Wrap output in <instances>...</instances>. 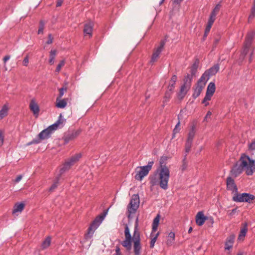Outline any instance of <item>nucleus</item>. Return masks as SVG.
Here are the masks:
<instances>
[{"mask_svg":"<svg viewBox=\"0 0 255 255\" xmlns=\"http://www.w3.org/2000/svg\"><path fill=\"white\" fill-rule=\"evenodd\" d=\"M107 214V211L105 212L103 215H100L97 217L93 221L90 226L88 229V232L86 234L85 237L87 239H90L93 236V235L96 229L101 224L105 217Z\"/></svg>","mask_w":255,"mask_h":255,"instance_id":"obj_7","label":"nucleus"},{"mask_svg":"<svg viewBox=\"0 0 255 255\" xmlns=\"http://www.w3.org/2000/svg\"><path fill=\"white\" fill-rule=\"evenodd\" d=\"M235 239V236L234 235H231L227 238L225 245V249L226 250H230L233 248Z\"/></svg>","mask_w":255,"mask_h":255,"instance_id":"obj_16","label":"nucleus"},{"mask_svg":"<svg viewBox=\"0 0 255 255\" xmlns=\"http://www.w3.org/2000/svg\"><path fill=\"white\" fill-rule=\"evenodd\" d=\"M160 54V53H158V52L154 50L152 55L150 62L153 63L156 62L157 59L159 58Z\"/></svg>","mask_w":255,"mask_h":255,"instance_id":"obj_39","label":"nucleus"},{"mask_svg":"<svg viewBox=\"0 0 255 255\" xmlns=\"http://www.w3.org/2000/svg\"><path fill=\"white\" fill-rule=\"evenodd\" d=\"M243 171H244V170L241 166V164L240 163V165L236 164L234 165L232 169L231 172L232 175L236 177L240 174Z\"/></svg>","mask_w":255,"mask_h":255,"instance_id":"obj_18","label":"nucleus"},{"mask_svg":"<svg viewBox=\"0 0 255 255\" xmlns=\"http://www.w3.org/2000/svg\"><path fill=\"white\" fill-rule=\"evenodd\" d=\"M159 233H157L156 235L155 236V237H154L151 240V242H150V247L151 248H153L154 246V244H155V243L156 242V240H157V238L158 237V236H159Z\"/></svg>","mask_w":255,"mask_h":255,"instance_id":"obj_48","label":"nucleus"},{"mask_svg":"<svg viewBox=\"0 0 255 255\" xmlns=\"http://www.w3.org/2000/svg\"><path fill=\"white\" fill-rule=\"evenodd\" d=\"M81 129H79L76 130L71 131L66 133L63 138L65 143L72 140L78 137L81 133Z\"/></svg>","mask_w":255,"mask_h":255,"instance_id":"obj_12","label":"nucleus"},{"mask_svg":"<svg viewBox=\"0 0 255 255\" xmlns=\"http://www.w3.org/2000/svg\"><path fill=\"white\" fill-rule=\"evenodd\" d=\"M255 17V1H254V5L252 7L251 13L249 16V19L252 20Z\"/></svg>","mask_w":255,"mask_h":255,"instance_id":"obj_42","label":"nucleus"},{"mask_svg":"<svg viewBox=\"0 0 255 255\" xmlns=\"http://www.w3.org/2000/svg\"><path fill=\"white\" fill-rule=\"evenodd\" d=\"M212 113L210 111H208L204 118V121L208 122V119L211 118Z\"/></svg>","mask_w":255,"mask_h":255,"instance_id":"obj_56","label":"nucleus"},{"mask_svg":"<svg viewBox=\"0 0 255 255\" xmlns=\"http://www.w3.org/2000/svg\"><path fill=\"white\" fill-rule=\"evenodd\" d=\"M81 157V153H77L66 160L60 169V175L69 170Z\"/></svg>","mask_w":255,"mask_h":255,"instance_id":"obj_8","label":"nucleus"},{"mask_svg":"<svg viewBox=\"0 0 255 255\" xmlns=\"http://www.w3.org/2000/svg\"><path fill=\"white\" fill-rule=\"evenodd\" d=\"M51 242V238L50 237H47L42 242L41 247L42 250L47 249L50 245Z\"/></svg>","mask_w":255,"mask_h":255,"instance_id":"obj_30","label":"nucleus"},{"mask_svg":"<svg viewBox=\"0 0 255 255\" xmlns=\"http://www.w3.org/2000/svg\"><path fill=\"white\" fill-rule=\"evenodd\" d=\"M205 86L203 84L200 85L197 84L196 88L194 89V93L193 94V97L194 99L198 97L201 94L202 91L204 89Z\"/></svg>","mask_w":255,"mask_h":255,"instance_id":"obj_20","label":"nucleus"},{"mask_svg":"<svg viewBox=\"0 0 255 255\" xmlns=\"http://www.w3.org/2000/svg\"><path fill=\"white\" fill-rule=\"evenodd\" d=\"M63 0H57L56 3V6L58 7L61 5Z\"/></svg>","mask_w":255,"mask_h":255,"instance_id":"obj_62","label":"nucleus"},{"mask_svg":"<svg viewBox=\"0 0 255 255\" xmlns=\"http://www.w3.org/2000/svg\"><path fill=\"white\" fill-rule=\"evenodd\" d=\"M22 176L21 175L17 176V177L15 179V182L16 183L19 182L21 180V179H22Z\"/></svg>","mask_w":255,"mask_h":255,"instance_id":"obj_60","label":"nucleus"},{"mask_svg":"<svg viewBox=\"0 0 255 255\" xmlns=\"http://www.w3.org/2000/svg\"><path fill=\"white\" fill-rule=\"evenodd\" d=\"M193 77V76L187 74L183 80V84L182 85L191 88Z\"/></svg>","mask_w":255,"mask_h":255,"instance_id":"obj_25","label":"nucleus"},{"mask_svg":"<svg viewBox=\"0 0 255 255\" xmlns=\"http://www.w3.org/2000/svg\"><path fill=\"white\" fill-rule=\"evenodd\" d=\"M125 239L122 242L121 244L127 250L129 251L131 249V242L132 241V237L131 238L130 233V230L127 224L125 225Z\"/></svg>","mask_w":255,"mask_h":255,"instance_id":"obj_10","label":"nucleus"},{"mask_svg":"<svg viewBox=\"0 0 255 255\" xmlns=\"http://www.w3.org/2000/svg\"><path fill=\"white\" fill-rule=\"evenodd\" d=\"M59 177H57L55 178L53 183L52 184V185L51 186V187L49 189V191L50 192L53 191L57 187L58 184V182H59Z\"/></svg>","mask_w":255,"mask_h":255,"instance_id":"obj_38","label":"nucleus"},{"mask_svg":"<svg viewBox=\"0 0 255 255\" xmlns=\"http://www.w3.org/2000/svg\"><path fill=\"white\" fill-rule=\"evenodd\" d=\"M165 43L166 40L164 39L161 40L159 45L157 48H156L154 50L158 52V53H161L164 48Z\"/></svg>","mask_w":255,"mask_h":255,"instance_id":"obj_37","label":"nucleus"},{"mask_svg":"<svg viewBox=\"0 0 255 255\" xmlns=\"http://www.w3.org/2000/svg\"><path fill=\"white\" fill-rule=\"evenodd\" d=\"M25 204L23 202L16 203L13 206L12 214L14 215L17 216L19 214L21 213L23 210Z\"/></svg>","mask_w":255,"mask_h":255,"instance_id":"obj_14","label":"nucleus"},{"mask_svg":"<svg viewBox=\"0 0 255 255\" xmlns=\"http://www.w3.org/2000/svg\"><path fill=\"white\" fill-rule=\"evenodd\" d=\"M243 225L244 227L241 229L238 237L239 240H243L248 231V224L245 223Z\"/></svg>","mask_w":255,"mask_h":255,"instance_id":"obj_22","label":"nucleus"},{"mask_svg":"<svg viewBox=\"0 0 255 255\" xmlns=\"http://www.w3.org/2000/svg\"><path fill=\"white\" fill-rule=\"evenodd\" d=\"M255 33L253 31L249 32L246 38L245 43H247V45H251L252 40L254 37Z\"/></svg>","mask_w":255,"mask_h":255,"instance_id":"obj_33","label":"nucleus"},{"mask_svg":"<svg viewBox=\"0 0 255 255\" xmlns=\"http://www.w3.org/2000/svg\"><path fill=\"white\" fill-rule=\"evenodd\" d=\"M56 54V50H51L50 52L49 63L52 65L54 62L55 57Z\"/></svg>","mask_w":255,"mask_h":255,"instance_id":"obj_35","label":"nucleus"},{"mask_svg":"<svg viewBox=\"0 0 255 255\" xmlns=\"http://www.w3.org/2000/svg\"><path fill=\"white\" fill-rule=\"evenodd\" d=\"M64 120L62 119L60 115L58 120L54 124L50 126L47 128L43 130L38 134V137L40 140H43L49 138L53 131L57 129L60 125L63 126Z\"/></svg>","mask_w":255,"mask_h":255,"instance_id":"obj_3","label":"nucleus"},{"mask_svg":"<svg viewBox=\"0 0 255 255\" xmlns=\"http://www.w3.org/2000/svg\"><path fill=\"white\" fill-rule=\"evenodd\" d=\"M217 14H218L217 13H216V12H215L213 10L211 13L210 16L214 17H216V16L217 15Z\"/></svg>","mask_w":255,"mask_h":255,"instance_id":"obj_64","label":"nucleus"},{"mask_svg":"<svg viewBox=\"0 0 255 255\" xmlns=\"http://www.w3.org/2000/svg\"><path fill=\"white\" fill-rule=\"evenodd\" d=\"M168 239H167V240L166 241V244L167 246H170L172 245L174 242L175 234L172 232L169 233L168 234Z\"/></svg>","mask_w":255,"mask_h":255,"instance_id":"obj_32","label":"nucleus"},{"mask_svg":"<svg viewBox=\"0 0 255 255\" xmlns=\"http://www.w3.org/2000/svg\"><path fill=\"white\" fill-rule=\"evenodd\" d=\"M28 62H29V60H28V56H26L23 59V65L25 66H27V65H28Z\"/></svg>","mask_w":255,"mask_h":255,"instance_id":"obj_58","label":"nucleus"},{"mask_svg":"<svg viewBox=\"0 0 255 255\" xmlns=\"http://www.w3.org/2000/svg\"><path fill=\"white\" fill-rule=\"evenodd\" d=\"M64 64L65 61L64 60H61L58 64V65L57 66V67L56 68V72H59L60 71L61 67H62L64 65Z\"/></svg>","mask_w":255,"mask_h":255,"instance_id":"obj_49","label":"nucleus"},{"mask_svg":"<svg viewBox=\"0 0 255 255\" xmlns=\"http://www.w3.org/2000/svg\"><path fill=\"white\" fill-rule=\"evenodd\" d=\"M39 142V140L33 139L32 141L28 143L27 145H30V144H32V143H38Z\"/></svg>","mask_w":255,"mask_h":255,"instance_id":"obj_63","label":"nucleus"},{"mask_svg":"<svg viewBox=\"0 0 255 255\" xmlns=\"http://www.w3.org/2000/svg\"><path fill=\"white\" fill-rule=\"evenodd\" d=\"M216 90L215 84L214 82H210L208 85L205 97L204 98V102L211 100Z\"/></svg>","mask_w":255,"mask_h":255,"instance_id":"obj_11","label":"nucleus"},{"mask_svg":"<svg viewBox=\"0 0 255 255\" xmlns=\"http://www.w3.org/2000/svg\"><path fill=\"white\" fill-rule=\"evenodd\" d=\"M250 46V45H247V43H245L244 49L242 52V54L244 56L246 55L248 53Z\"/></svg>","mask_w":255,"mask_h":255,"instance_id":"obj_44","label":"nucleus"},{"mask_svg":"<svg viewBox=\"0 0 255 255\" xmlns=\"http://www.w3.org/2000/svg\"><path fill=\"white\" fill-rule=\"evenodd\" d=\"M219 70V66L218 65H215L214 66L210 68L209 70L206 71L210 77L211 76L215 75Z\"/></svg>","mask_w":255,"mask_h":255,"instance_id":"obj_29","label":"nucleus"},{"mask_svg":"<svg viewBox=\"0 0 255 255\" xmlns=\"http://www.w3.org/2000/svg\"><path fill=\"white\" fill-rule=\"evenodd\" d=\"M238 212L237 208L233 209L229 212V216L231 217H233Z\"/></svg>","mask_w":255,"mask_h":255,"instance_id":"obj_51","label":"nucleus"},{"mask_svg":"<svg viewBox=\"0 0 255 255\" xmlns=\"http://www.w3.org/2000/svg\"><path fill=\"white\" fill-rule=\"evenodd\" d=\"M227 189L228 190L232 191L234 194L238 191V188L235 181L231 177H228L227 178Z\"/></svg>","mask_w":255,"mask_h":255,"instance_id":"obj_13","label":"nucleus"},{"mask_svg":"<svg viewBox=\"0 0 255 255\" xmlns=\"http://www.w3.org/2000/svg\"><path fill=\"white\" fill-rule=\"evenodd\" d=\"M67 88L66 87H62L59 89V94L57 98H61L63 96L64 92L66 91Z\"/></svg>","mask_w":255,"mask_h":255,"instance_id":"obj_50","label":"nucleus"},{"mask_svg":"<svg viewBox=\"0 0 255 255\" xmlns=\"http://www.w3.org/2000/svg\"><path fill=\"white\" fill-rule=\"evenodd\" d=\"M113 255H121V252H120V249L119 247H118V246L116 247V254H114Z\"/></svg>","mask_w":255,"mask_h":255,"instance_id":"obj_59","label":"nucleus"},{"mask_svg":"<svg viewBox=\"0 0 255 255\" xmlns=\"http://www.w3.org/2000/svg\"><path fill=\"white\" fill-rule=\"evenodd\" d=\"M168 157L165 156H163L160 157L159 160V165L157 168H160L163 167H167L166 165V161L167 160Z\"/></svg>","mask_w":255,"mask_h":255,"instance_id":"obj_36","label":"nucleus"},{"mask_svg":"<svg viewBox=\"0 0 255 255\" xmlns=\"http://www.w3.org/2000/svg\"><path fill=\"white\" fill-rule=\"evenodd\" d=\"M199 61L198 60H196L194 64L192 65L191 68V74L192 76H194L197 72L198 67L199 66Z\"/></svg>","mask_w":255,"mask_h":255,"instance_id":"obj_34","label":"nucleus"},{"mask_svg":"<svg viewBox=\"0 0 255 255\" xmlns=\"http://www.w3.org/2000/svg\"><path fill=\"white\" fill-rule=\"evenodd\" d=\"M206 219L207 217L204 216L203 213L199 212L196 215V222L198 226H201L204 224Z\"/></svg>","mask_w":255,"mask_h":255,"instance_id":"obj_17","label":"nucleus"},{"mask_svg":"<svg viewBox=\"0 0 255 255\" xmlns=\"http://www.w3.org/2000/svg\"><path fill=\"white\" fill-rule=\"evenodd\" d=\"M215 20V17H212V16H210V18H209V21L208 22V25H210V26H212L213 23L214 22Z\"/></svg>","mask_w":255,"mask_h":255,"instance_id":"obj_52","label":"nucleus"},{"mask_svg":"<svg viewBox=\"0 0 255 255\" xmlns=\"http://www.w3.org/2000/svg\"><path fill=\"white\" fill-rule=\"evenodd\" d=\"M186 156L187 154L185 155L184 158L183 159L182 164L180 167V169L182 171H185L186 169L188 166V163L186 160Z\"/></svg>","mask_w":255,"mask_h":255,"instance_id":"obj_40","label":"nucleus"},{"mask_svg":"<svg viewBox=\"0 0 255 255\" xmlns=\"http://www.w3.org/2000/svg\"><path fill=\"white\" fill-rule=\"evenodd\" d=\"M44 28V23L43 21L41 20L39 23V28L38 30V34H41L43 33V31Z\"/></svg>","mask_w":255,"mask_h":255,"instance_id":"obj_46","label":"nucleus"},{"mask_svg":"<svg viewBox=\"0 0 255 255\" xmlns=\"http://www.w3.org/2000/svg\"><path fill=\"white\" fill-rule=\"evenodd\" d=\"M196 133V128L195 126H193L191 128L190 131H189L187 141L192 142L193 138Z\"/></svg>","mask_w":255,"mask_h":255,"instance_id":"obj_31","label":"nucleus"},{"mask_svg":"<svg viewBox=\"0 0 255 255\" xmlns=\"http://www.w3.org/2000/svg\"><path fill=\"white\" fill-rule=\"evenodd\" d=\"M160 215L159 214H158L156 217L153 219L152 223V232H155L157 230L159 224V221L160 219Z\"/></svg>","mask_w":255,"mask_h":255,"instance_id":"obj_23","label":"nucleus"},{"mask_svg":"<svg viewBox=\"0 0 255 255\" xmlns=\"http://www.w3.org/2000/svg\"><path fill=\"white\" fill-rule=\"evenodd\" d=\"M192 145V142L186 141V144H185V151L186 152L187 155L190 152Z\"/></svg>","mask_w":255,"mask_h":255,"instance_id":"obj_41","label":"nucleus"},{"mask_svg":"<svg viewBox=\"0 0 255 255\" xmlns=\"http://www.w3.org/2000/svg\"><path fill=\"white\" fill-rule=\"evenodd\" d=\"M177 80V77L176 75H173L169 81L168 86V89L169 91H173Z\"/></svg>","mask_w":255,"mask_h":255,"instance_id":"obj_26","label":"nucleus"},{"mask_svg":"<svg viewBox=\"0 0 255 255\" xmlns=\"http://www.w3.org/2000/svg\"><path fill=\"white\" fill-rule=\"evenodd\" d=\"M255 199V196L252 194L244 193H238L236 192L234 194L233 200L236 202H247L251 203Z\"/></svg>","mask_w":255,"mask_h":255,"instance_id":"obj_9","label":"nucleus"},{"mask_svg":"<svg viewBox=\"0 0 255 255\" xmlns=\"http://www.w3.org/2000/svg\"><path fill=\"white\" fill-rule=\"evenodd\" d=\"M8 110L9 107L8 104H5L0 110V120L7 115Z\"/></svg>","mask_w":255,"mask_h":255,"instance_id":"obj_27","label":"nucleus"},{"mask_svg":"<svg viewBox=\"0 0 255 255\" xmlns=\"http://www.w3.org/2000/svg\"><path fill=\"white\" fill-rule=\"evenodd\" d=\"M170 178V170L168 167L157 168L154 175L150 177V183L151 186L159 185L163 190L168 187Z\"/></svg>","mask_w":255,"mask_h":255,"instance_id":"obj_1","label":"nucleus"},{"mask_svg":"<svg viewBox=\"0 0 255 255\" xmlns=\"http://www.w3.org/2000/svg\"><path fill=\"white\" fill-rule=\"evenodd\" d=\"M211 26H210V25H207L206 27V29H205V34H204V36L206 37L207 36L208 33L209 32L210 29H211Z\"/></svg>","mask_w":255,"mask_h":255,"instance_id":"obj_57","label":"nucleus"},{"mask_svg":"<svg viewBox=\"0 0 255 255\" xmlns=\"http://www.w3.org/2000/svg\"><path fill=\"white\" fill-rule=\"evenodd\" d=\"M84 33L85 34L89 35L90 36H92L93 31V24L91 22L86 23L84 25Z\"/></svg>","mask_w":255,"mask_h":255,"instance_id":"obj_24","label":"nucleus"},{"mask_svg":"<svg viewBox=\"0 0 255 255\" xmlns=\"http://www.w3.org/2000/svg\"><path fill=\"white\" fill-rule=\"evenodd\" d=\"M10 56L9 55H6L3 57V60L4 63L6 62L7 61H8L10 59Z\"/></svg>","mask_w":255,"mask_h":255,"instance_id":"obj_61","label":"nucleus"},{"mask_svg":"<svg viewBox=\"0 0 255 255\" xmlns=\"http://www.w3.org/2000/svg\"><path fill=\"white\" fill-rule=\"evenodd\" d=\"M180 122L179 121L178 123L176 124L174 129H173V138L175 137V135L176 133H178L180 130Z\"/></svg>","mask_w":255,"mask_h":255,"instance_id":"obj_43","label":"nucleus"},{"mask_svg":"<svg viewBox=\"0 0 255 255\" xmlns=\"http://www.w3.org/2000/svg\"><path fill=\"white\" fill-rule=\"evenodd\" d=\"M29 109L34 115L37 116L39 112V108L35 100L32 99L29 104Z\"/></svg>","mask_w":255,"mask_h":255,"instance_id":"obj_15","label":"nucleus"},{"mask_svg":"<svg viewBox=\"0 0 255 255\" xmlns=\"http://www.w3.org/2000/svg\"><path fill=\"white\" fill-rule=\"evenodd\" d=\"M173 91H169L167 89V91L165 93V95L164 96V102H167L169 100L171 97V95Z\"/></svg>","mask_w":255,"mask_h":255,"instance_id":"obj_47","label":"nucleus"},{"mask_svg":"<svg viewBox=\"0 0 255 255\" xmlns=\"http://www.w3.org/2000/svg\"><path fill=\"white\" fill-rule=\"evenodd\" d=\"M154 161L152 160L149 161L147 165L137 167L135 170V179L141 181L148 174L149 171L151 170Z\"/></svg>","mask_w":255,"mask_h":255,"instance_id":"obj_4","label":"nucleus"},{"mask_svg":"<svg viewBox=\"0 0 255 255\" xmlns=\"http://www.w3.org/2000/svg\"><path fill=\"white\" fill-rule=\"evenodd\" d=\"M67 105V99H61V98H57L56 102V107L58 108H64Z\"/></svg>","mask_w":255,"mask_h":255,"instance_id":"obj_28","label":"nucleus"},{"mask_svg":"<svg viewBox=\"0 0 255 255\" xmlns=\"http://www.w3.org/2000/svg\"><path fill=\"white\" fill-rule=\"evenodd\" d=\"M190 88H188L186 86L182 85L181 86L180 91L178 93L177 97L180 100H182L186 96L187 92L189 91Z\"/></svg>","mask_w":255,"mask_h":255,"instance_id":"obj_19","label":"nucleus"},{"mask_svg":"<svg viewBox=\"0 0 255 255\" xmlns=\"http://www.w3.org/2000/svg\"><path fill=\"white\" fill-rule=\"evenodd\" d=\"M53 42V37L51 34H49L48 35V40L46 42L47 44H51Z\"/></svg>","mask_w":255,"mask_h":255,"instance_id":"obj_55","label":"nucleus"},{"mask_svg":"<svg viewBox=\"0 0 255 255\" xmlns=\"http://www.w3.org/2000/svg\"><path fill=\"white\" fill-rule=\"evenodd\" d=\"M4 131L2 129H0V147L3 144Z\"/></svg>","mask_w":255,"mask_h":255,"instance_id":"obj_45","label":"nucleus"},{"mask_svg":"<svg viewBox=\"0 0 255 255\" xmlns=\"http://www.w3.org/2000/svg\"><path fill=\"white\" fill-rule=\"evenodd\" d=\"M139 198L137 194H134L131 196L129 203L127 206L128 217L130 218L131 215L136 212L139 205Z\"/></svg>","mask_w":255,"mask_h":255,"instance_id":"obj_6","label":"nucleus"},{"mask_svg":"<svg viewBox=\"0 0 255 255\" xmlns=\"http://www.w3.org/2000/svg\"><path fill=\"white\" fill-rule=\"evenodd\" d=\"M221 7V5L220 3H218L215 6L213 10L216 12V13H218Z\"/></svg>","mask_w":255,"mask_h":255,"instance_id":"obj_54","label":"nucleus"},{"mask_svg":"<svg viewBox=\"0 0 255 255\" xmlns=\"http://www.w3.org/2000/svg\"><path fill=\"white\" fill-rule=\"evenodd\" d=\"M241 166L248 175H252L255 171V160L249 156L243 154L240 158Z\"/></svg>","mask_w":255,"mask_h":255,"instance_id":"obj_2","label":"nucleus"},{"mask_svg":"<svg viewBox=\"0 0 255 255\" xmlns=\"http://www.w3.org/2000/svg\"><path fill=\"white\" fill-rule=\"evenodd\" d=\"M249 148L250 150H254L255 149V140L253 141L249 145Z\"/></svg>","mask_w":255,"mask_h":255,"instance_id":"obj_53","label":"nucleus"},{"mask_svg":"<svg viewBox=\"0 0 255 255\" xmlns=\"http://www.w3.org/2000/svg\"><path fill=\"white\" fill-rule=\"evenodd\" d=\"M210 77L209 76L208 73L205 72L198 80L197 84L200 85L203 84L204 86H205L208 80L209 79Z\"/></svg>","mask_w":255,"mask_h":255,"instance_id":"obj_21","label":"nucleus"},{"mask_svg":"<svg viewBox=\"0 0 255 255\" xmlns=\"http://www.w3.org/2000/svg\"><path fill=\"white\" fill-rule=\"evenodd\" d=\"M138 219H137L134 225V232L132 236L133 249L135 255H139L141 250L140 233L138 231Z\"/></svg>","mask_w":255,"mask_h":255,"instance_id":"obj_5","label":"nucleus"}]
</instances>
